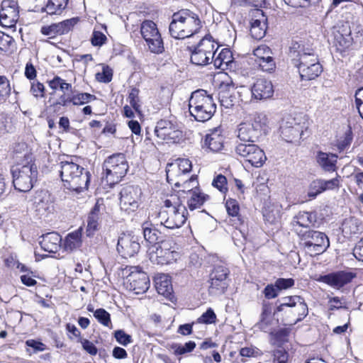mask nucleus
<instances>
[{
  "label": "nucleus",
  "instance_id": "obj_56",
  "mask_svg": "<svg viewBox=\"0 0 363 363\" xmlns=\"http://www.w3.org/2000/svg\"><path fill=\"white\" fill-rule=\"evenodd\" d=\"M107 41L105 34L101 31L94 30L91 38V43L94 46L101 47Z\"/></svg>",
  "mask_w": 363,
  "mask_h": 363
},
{
  "label": "nucleus",
  "instance_id": "obj_3",
  "mask_svg": "<svg viewBox=\"0 0 363 363\" xmlns=\"http://www.w3.org/2000/svg\"><path fill=\"white\" fill-rule=\"evenodd\" d=\"M60 177L64 186L71 191L81 192L86 189L90 181V173L83 167L69 160L60 162Z\"/></svg>",
  "mask_w": 363,
  "mask_h": 363
},
{
  "label": "nucleus",
  "instance_id": "obj_60",
  "mask_svg": "<svg viewBox=\"0 0 363 363\" xmlns=\"http://www.w3.org/2000/svg\"><path fill=\"white\" fill-rule=\"evenodd\" d=\"M216 315L211 308H208L203 315L199 318L198 322L200 323L211 324L215 322Z\"/></svg>",
  "mask_w": 363,
  "mask_h": 363
},
{
  "label": "nucleus",
  "instance_id": "obj_28",
  "mask_svg": "<svg viewBox=\"0 0 363 363\" xmlns=\"http://www.w3.org/2000/svg\"><path fill=\"white\" fill-rule=\"evenodd\" d=\"M130 289L136 294L146 292L150 287V279L146 273L143 272H133L128 276Z\"/></svg>",
  "mask_w": 363,
  "mask_h": 363
},
{
  "label": "nucleus",
  "instance_id": "obj_14",
  "mask_svg": "<svg viewBox=\"0 0 363 363\" xmlns=\"http://www.w3.org/2000/svg\"><path fill=\"white\" fill-rule=\"evenodd\" d=\"M142 190L138 186L128 185L120 191V208L130 213L135 211L141 203Z\"/></svg>",
  "mask_w": 363,
  "mask_h": 363
},
{
  "label": "nucleus",
  "instance_id": "obj_59",
  "mask_svg": "<svg viewBox=\"0 0 363 363\" xmlns=\"http://www.w3.org/2000/svg\"><path fill=\"white\" fill-rule=\"evenodd\" d=\"M274 283L279 291H281L291 288L294 285L295 281L291 278H279Z\"/></svg>",
  "mask_w": 363,
  "mask_h": 363
},
{
  "label": "nucleus",
  "instance_id": "obj_4",
  "mask_svg": "<svg viewBox=\"0 0 363 363\" xmlns=\"http://www.w3.org/2000/svg\"><path fill=\"white\" fill-rule=\"evenodd\" d=\"M201 28L199 16L189 10L174 13L169 27L171 36L176 39L189 38L199 33Z\"/></svg>",
  "mask_w": 363,
  "mask_h": 363
},
{
  "label": "nucleus",
  "instance_id": "obj_32",
  "mask_svg": "<svg viewBox=\"0 0 363 363\" xmlns=\"http://www.w3.org/2000/svg\"><path fill=\"white\" fill-rule=\"evenodd\" d=\"M318 165L326 172H333L336 169L337 156L333 153L318 151L316 155Z\"/></svg>",
  "mask_w": 363,
  "mask_h": 363
},
{
  "label": "nucleus",
  "instance_id": "obj_18",
  "mask_svg": "<svg viewBox=\"0 0 363 363\" xmlns=\"http://www.w3.org/2000/svg\"><path fill=\"white\" fill-rule=\"evenodd\" d=\"M149 257L150 261L157 264H169L176 262L180 257L178 252L171 250L166 243L150 250Z\"/></svg>",
  "mask_w": 363,
  "mask_h": 363
},
{
  "label": "nucleus",
  "instance_id": "obj_48",
  "mask_svg": "<svg viewBox=\"0 0 363 363\" xmlns=\"http://www.w3.org/2000/svg\"><path fill=\"white\" fill-rule=\"evenodd\" d=\"M15 41L13 38L1 32L0 30V50L3 51H9L11 48L14 46Z\"/></svg>",
  "mask_w": 363,
  "mask_h": 363
},
{
  "label": "nucleus",
  "instance_id": "obj_15",
  "mask_svg": "<svg viewBox=\"0 0 363 363\" xmlns=\"http://www.w3.org/2000/svg\"><path fill=\"white\" fill-rule=\"evenodd\" d=\"M235 152L238 155L243 157L246 162L255 167H262L267 160L264 152L255 143H239L235 147Z\"/></svg>",
  "mask_w": 363,
  "mask_h": 363
},
{
  "label": "nucleus",
  "instance_id": "obj_52",
  "mask_svg": "<svg viewBox=\"0 0 363 363\" xmlns=\"http://www.w3.org/2000/svg\"><path fill=\"white\" fill-rule=\"evenodd\" d=\"M112 76V69L107 66H104L102 72L96 74V79L98 82L108 83L111 81Z\"/></svg>",
  "mask_w": 363,
  "mask_h": 363
},
{
  "label": "nucleus",
  "instance_id": "obj_13",
  "mask_svg": "<svg viewBox=\"0 0 363 363\" xmlns=\"http://www.w3.org/2000/svg\"><path fill=\"white\" fill-rule=\"evenodd\" d=\"M140 33L150 52L160 54L164 51L163 41L155 23L144 21L140 26Z\"/></svg>",
  "mask_w": 363,
  "mask_h": 363
},
{
  "label": "nucleus",
  "instance_id": "obj_5",
  "mask_svg": "<svg viewBox=\"0 0 363 363\" xmlns=\"http://www.w3.org/2000/svg\"><path fill=\"white\" fill-rule=\"evenodd\" d=\"M164 206L167 209L161 210L157 214L160 225L169 229L181 228L186 220L187 211L179 198L171 195L164 201Z\"/></svg>",
  "mask_w": 363,
  "mask_h": 363
},
{
  "label": "nucleus",
  "instance_id": "obj_44",
  "mask_svg": "<svg viewBox=\"0 0 363 363\" xmlns=\"http://www.w3.org/2000/svg\"><path fill=\"white\" fill-rule=\"evenodd\" d=\"M96 99L94 95L89 93H79L70 97V101L74 105H83Z\"/></svg>",
  "mask_w": 363,
  "mask_h": 363
},
{
  "label": "nucleus",
  "instance_id": "obj_6",
  "mask_svg": "<svg viewBox=\"0 0 363 363\" xmlns=\"http://www.w3.org/2000/svg\"><path fill=\"white\" fill-rule=\"evenodd\" d=\"M190 115L199 122L208 121L214 115L216 104L206 90L198 89L192 92L189 100Z\"/></svg>",
  "mask_w": 363,
  "mask_h": 363
},
{
  "label": "nucleus",
  "instance_id": "obj_10",
  "mask_svg": "<svg viewBox=\"0 0 363 363\" xmlns=\"http://www.w3.org/2000/svg\"><path fill=\"white\" fill-rule=\"evenodd\" d=\"M103 169L107 183L113 185L119 182L126 174L128 164L125 155L118 153L112 155L104 161Z\"/></svg>",
  "mask_w": 363,
  "mask_h": 363
},
{
  "label": "nucleus",
  "instance_id": "obj_38",
  "mask_svg": "<svg viewBox=\"0 0 363 363\" xmlns=\"http://www.w3.org/2000/svg\"><path fill=\"white\" fill-rule=\"evenodd\" d=\"M82 231L79 229L66 236L62 247L65 251L72 252L82 245Z\"/></svg>",
  "mask_w": 363,
  "mask_h": 363
},
{
  "label": "nucleus",
  "instance_id": "obj_63",
  "mask_svg": "<svg viewBox=\"0 0 363 363\" xmlns=\"http://www.w3.org/2000/svg\"><path fill=\"white\" fill-rule=\"evenodd\" d=\"M323 189H324V191L326 190H332L339 186L340 181L338 177L330 179V180H323L322 179Z\"/></svg>",
  "mask_w": 363,
  "mask_h": 363
},
{
  "label": "nucleus",
  "instance_id": "obj_27",
  "mask_svg": "<svg viewBox=\"0 0 363 363\" xmlns=\"http://www.w3.org/2000/svg\"><path fill=\"white\" fill-rule=\"evenodd\" d=\"M252 97L256 100H265L274 94V87L271 81L258 79L251 88Z\"/></svg>",
  "mask_w": 363,
  "mask_h": 363
},
{
  "label": "nucleus",
  "instance_id": "obj_11",
  "mask_svg": "<svg viewBox=\"0 0 363 363\" xmlns=\"http://www.w3.org/2000/svg\"><path fill=\"white\" fill-rule=\"evenodd\" d=\"M267 118L264 114H257L252 123H242L238 125V138L242 143H255L265 130Z\"/></svg>",
  "mask_w": 363,
  "mask_h": 363
},
{
  "label": "nucleus",
  "instance_id": "obj_46",
  "mask_svg": "<svg viewBox=\"0 0 363 363\" xmlns=\"http://www.w3.org/2000/svg\"><path fill=\"white\" fill-rule=\"evenodd\" d=\"M94 315L103 325L109 327L111 324L110 314L104 308H99L94 311Z\"/></svg>",
  "mask_w": 363,
  "mask_h": 363
},
{
  "label": "nucleus",
  "instance_id": "obj_16",
  "mask_svg": "<svg viewBox=\"0 0 363 363\" xmlns=\"http://www.w3.org/2000/svg\"><path fill=\"white\" fill-rule=\"evenodd\" d=\"M155 133L157 138L173 143H179L184 138L183 131L177 123L160 120L157 123Z\"/></svg>",
  "mask_w": 363,
  "mask_h": 363
},
{
  "label": "nucleus",
  "instance_id": "obj_57",
  "mask_svg": "<svg viewBox=\"0 0 363 363\" xmlns=\"http://www.w3.org/2000/svg\"><path fill=\"white\" fill-rule=\"evenodd\" d=\"M174 164H177L179 169L186 175L190 172L192 168L191 161L187 158H179L173 162Z\"/></svg>",
  "mask_w": 363,
  "mask_h": 363
},
{
  "label": "nucleus",
  "instance_id": "obj_23",
  "mask_svg": "<svg viewBox=\"0 0 363 363\" xmlns=\"http://www.w3.org/2000/svg\"><path fill=\"white\" fill-rule=\"evenodd\" d=\"M77 18H73L57 23L43 26L40 28V33L44 35L48 36L49 39H52L57 35H64L70 31L77 24Z\"/></svg>",
  "mask_w": 363,
  "mask_h": 363
},
{
  "label": "nucleus",
  "instance_id": "obj_33",
  "mask_svg": "<svg viewBox=\"0 0 363 363\" xmlns=\"http://www.w3.org/2000/svg\"><path fill=\"white\" fill-rule=\"evenodd\" d=\"M101 208H103L102 204H100L99 201H97L89 215L86 229L89 236L93 235L94 233L98 230Z\"/></svg>",
  "mask_w": 363,
  "mask_h": 363
},
{
  "label": "nucleus",
  "instance_id": "obj_19",
  "mask_svg": "<svg viewBox=\"0 0 363 363\" xmlns=\"http://www.w3.org/2000/svg\"><path fill=\"white\" fill-rule=\"evenodd\" d=\"M19 11L17 2L13 0H4L0 11V23L6 28L13 27L18 21Z\"/></svg>",
  "mask_w": 363,
  "mask_h": 363
},
{
  "label": "nucleus",
  "instance_id": "obj_58",
  "mask_svg": "<svg viewBox=\"0 0 363 363\" xmlns=\"http://www.w3.org/2000/svg\"><path fill=\"white\" fill-rule=\"evenodd\" d=\"M225 207L228 213L231 216H237L239 213L240 207L238 203L235 199H228L226 201Z\"/></svg>",
  "mask_w": 363,
  "mask_h": 363
},
{
  "label": "nucleus",
  "instance_id": "obj_45",
  "mask_svg": "<svg viewBox=\"0 0 363 363\" xmlns=\"http://www.w3.org/2000/svg\"><path fill=\"white\" fill-rule=\"evenodd\" d=\"M323 191L322 179H315L311 182L308 186V196L310 198L314 199Z\"/></svg>",
  "mask_w": 363,
  "mask_h": 363
},
{
  "label": "nucleus",
  "instance_id": "obj_24",
  "mask_svg": "<svg viewBox=\"0 0 363 363\" xmlns=\"http://www.w3.org/2000/svg\"><path fill=\"white\" fill-rule=\"evenodd\" d=\"M354 277V275L351 272L339 271L320 276L317 281L325 283L334 289H340L350 283Z\"/></svg>",
  "mask_w": 363,
  "mask_h": 363
},
{
  "label": "nucleus",
  "instance_id": "obj_54",
  "mask_svg": "<svg viewBox=\"0 0 363 363\" xmlns=\"http://www.w3.org/2000/svg\"><path fill=\"white\" fill-rule=\"evenodd\" d=\"M212 185L222 193H225L228 190L227 179L222 174H218L213 179Z\"/></svg>",
  "mask_w": 363,
  "mask_h": 363
},
{
  "label": "nucleus",
  "instance_id": "obj_47",
  "mask_svg": "<svg viewBox=\"0 0 363 363\" xmlns=\"http://www.w3.org/2000/svg\"><path fill=\"white\" fill-rule=\"evenodd\" d=\"M329 310L334 311L337 309H347L348 306L344 297L340 298L335 296L329 298L328 301Z\"/></svg>",
  "mask_w": 363,
  "mask_h": 363
},
{
  "label": "nucleus",
  "instance_id": "obj_2",
  "mask_svg": "<svg viewBox=\"0 0 363 363\" xmlns=\"http://www.w3.org/2000/svg\"><path fill=\"white\" fill-rule=\"evenodd\" d=\"M13 160L15 164L11 169L13 184L19 191H29L38 178V168L33 155L27 150L23 152L15 150Z\"/></svg>",
  "mask_w": 363,
  "mask_h": 363
},
{
  "label": "nucleus",
  "instance_id": "obj_53",
  "mask_svg": "<svg viewBox=\"0 0 363 363\" xmlns=\"http://www.w3.org/2000/svg\"><path fill=\"white\" fill-rule=\"evenodd\" d=\"M128 100L131 106L136 111H140V105L139 104V90L133 88L128 95Z\"/></svg>",
  "mask_w": 363,
  "mask_h": 363
},
{
  "label": "nucleus",
  "instance_id": "obj_25",
  "mask_svg": "<svg viewBox=\"0 0 363 363\" xmlns=\"http://www.w3.org/2000/svg\"><path fill=\"white\" fill-rule=\"evenodd\" d=\"M33 208L40 217H47L54 211L53 201L48 191H40L35 194Z\"/></svg>",
  "mask_w": 363,
  "mask_h": 363
},
{
  "label": "nucleus",
  "instance_id": "obj_17",
  "mask_svg": "<svg viewBox=\"0 0 363 363\" xmlns=\"http://www.w3.org/2000/svg\"><path fill=\"white\" fill-rule=\"evenodd\" d=\"M229 269L223 265H217L210 274L208 292L211 295L218 296L225 293L228 288Z\"/></svg>",
  "mask_w": 363,
  "mask_h": 363
},
{
  "label": "nucleus",
  "instance_id": "obj_35",
  "mask_svg": "<svg viewBox=\"0 0 363 363\" xmlns=\"http://www.w3.org/2000/svg\"><path fill=\"white\" fill-rule=\"evenodd\" d=\"M142 229L145 240L150 244H156L161 238L160 232L152 223L150 216L148 220L142 224Z\"/></svg>",
  "mask_w": 363,
  "mask_h": 363
},
{
  "label": "nucleus",
  "instance_id": "obj_55",
  "mask_svg": "<svg viewBox=\"0 0 363 363\" xmlns=\"http://www.w3.org/2000/svg\"><path fill=\"white\" fill-rule=\"evenodd\" d=\"M285 2L294 8L307 7L318 4L320 0H284Z\"/></svg>",
  "mask_w": 363,
  "mask_h": 363
},
{
  "label": "nucleus",
  "instance_id": "obj_8",
  "mask_svg": "<svg viewBox=\"0 0 363 363\" xmlns=\"http://www.w3.org/2000/svg\"><path fill=\"white\" fill-rule=\"evenodd\" d=\"M218 47L212 36H204L196 46L190 48L191 62L200 66L208 65L213 59Z\"/></svg>",
  "mask_w": 363,
  "mask_h": 363
},
{
  "label": "nucleus",
  "instance_id": "obj_42",
  "mask_svg": "<svg viewBox=\"0 0 363 363\" xmlns=\"http://www.w3.org/2000/svg\"><path fill=\"white\" fill-rule=\"evenodd\" d=\"M49 87L52 90L50 93L54 94L57 90H60L64 94L72 89V84L67 83L65 80L58 76L48 82Z\"/></svg>",
  "mask_w": 363,
  "mask_h": 363
},
{
  "label": "nucleus",
  "instance_id": "obj_34",
  "mask_svg": "<svg viewBox=\"0 0 363 363\" xmlns=\"http://www.w3.org/2000/svg\"><path fill=\"white\" fill-rule=\"evenodd\" d=\"M155 284L158 294L169 297L172 292V286L169 277L167 274H158L155 278Z\"/></svg>",
  "mask_w": 363,
  "mask_h": 363
},
{
  "label": "nucleus",
  "instance_id": "obj_29",
  "mask_svg": "<svg viewBox=\"0 0 363 363\" xmlns=\"http://www.w3.org/2000/svg\"><path fill=\"white\" fill-rule=\"evenodd\" d=\"M211 62L213 63L216 69L221 70H232L236 67L233 53L228 48L222 49L217 55L216 53Z\"/></svg>",
  "mask_w": 363,
  "mask_h": 363
},
{
  "label": "nucleus",
  "instance_id": "obj_20",
  "mask_svg": "<svg viewBox=\"0 0 363 363\" xmlns=\"http://www.w3.org/2000/svg\"><path fill=\"white\" fill-rule=\"evenodd\" d=\"M140 248L137 237L131 234H122L118 240L117 251L123 257H132Z\"/></svg>",
  "mask_w": 363,
  "mask_h": 363
},
{
  "label": "nucleus",
  "instance_id": "obj_9",
  "mask_svg": "<svg viewBox=\"0 0 363 363\" xmlns=\"http://www.w3.org/2000/svg\"><path fill=\"white\" fill-rule=\"evenodd\" d=\"M308 125L305 118L288 116L280 125V136L286 143H298Z\"/></svg>",
  "mask_w": 363,
  "mask_h": 363
},
{
  "label": "nucleus",
  "instance_id": "obj_61",
  "mask_svg": "<svg viewBox=\"0 0 363 363\" xmlns=\"http://www.w3.org/2000/svg\"><path fill=\"white\" fill-rule=\"evenodd\" d=\"M279 289L276 286L275 283L274 284H268L264 289L263 294L264 297L267 299H272L278 296Z\"/></svg>",
  "mask_w": 363,
  "mask_h": 363
},
{
  "label": "nucleus",
  "instance_id": "obj_41",
  "mask_svg": "<svg viewBox=\"0 0 363 363\" xmlns=\"http://www.w3.org/2000/svg\"><path fill=\"white\" fill-rule=\"evenodd\" d=\"M175 187L182 188L179 191L186 193L188 195L192 194L196 189H200L197 176L192 175L190 177L182 179L179 185H174Z\"/></svg>",
  "mask_w": 363,
  "mask_h": 363
},
{
  "label": "nucleus",
  "instance_id": "obj_21",
  "mask_svg": "<svg viewBox=\"0 0 363 363\" xmlns=\"http://www.w3.org/2000/svg\"><path fill=\"white\" fill-rule=\"evenodd\" d=\"M253 55L256 57L255 62L262 71L272 72L276 67L272 51L266 45H261L253 50Z\"/></svg>",
  "mask_w": 363,
  "mask_h": 363
},
{
  "label": "nucleus",
  "instance_id": "obj_64",
  "mask_svg": "<svg viewBox=\"0 0 363 363\" xmlns=\"http://www.w3.org/2000/svg\"><path fill=\"white\" fill-rule=\"evenodd\" d=\"M288 354L283 350H277L274 353V363H287Z\"/></svg>",
  "mask_w": 363,
  "mask_h": 363
},
{
  "label": "nucleus",
  "instance_id": "obj_36",
  "mask_svg": "<svg viewBox=\"0 0 363 363\" xmlns=\"http://www.w3.org/2000/svg\"><path fill=\"white\" fill-rule=\"evenodd\" d=\"M272 321L273 315L272 312V307L268 303H264L262 308L260 320L255 326L264 332H267L269 330Z\"/></svg>",
  "mask_w": 363,
  "mask_h": 363
},
{
  "label": "nucleus",
  "instance_id": "obj_37",
  "mask_svg": "<svg viewBox=\"0 0 363 363\" xmlns=\"http://www.w3.org/2000/svg\"><path fill=\"white\" fill-rule=\"evenodd\" d=\"M167 180L172 185H179L180 182H182V179H186L188 177L185 173H183L181 169H179L177 164L173 162L167 164L166 168Z\"/></svg>",
  "mask_w": 363,
  "mask_h": 363
},
{
  "label": "nucleus",
  "instance_id": "obj_40",
  "mask_svg": "<svg viewBox=\"0 0 363 363\" xmlns=\"http://www.w3.org/2000/svg\"><path fill=\"white\" fill-rule=\"evenodd\" d=\"M208 196L201 192V189H196L195 191L188 195L187 206L191 211L201 208Z\"/></svg>",
  "mask_w": 363,
  "mask_h": 363
},
{
  "label": "nucleus",
  "instance_id": "obj_22",
  "mask_svg": "<svg viewBox=\"0 0 363 363\" xmlns=\"http://www.w3.org/2000/svg\"><path fill=\"white\" fill-rule=\"evenodd\" d=\"M316 214L313 212L300 211L291 221L294 231L300 236L308 231V228L313 226L316 222Z\"/></svg>",
  "mask_w": 363,
  "mask_h": 363
},
{
  "label": "nucleus",
  "instance_id": "obj_39",
  "mask_svg": "<svg viewBox=\"0 0 363 363\" xmlns=\"http://www.w3.org/2000/svg\"><path fill=\"white\" fill-rule=\"evenodd\" d=\"M363 230L362 222L357 218L351 217L344 220L342 232L346 236L358 234Z\"/></svg>",
  "mask_w": 363,
  "mask_h": 363
},
{
  "label": "nucleus",
  "instance_id": "obj_7",
  "mask_svg": "<svg viewBox=\"0 0 363 363\" xmlns=\"http://www.w3.org/2000/svg\"><path fill=\"white\" fill-rule=\"evenodd\" d=\"M277 312H282L296 323L303 320L308 313V308L304 298L300 296H284L277 301Z\"/></svg>",
  "mask_w": 363,
  "mask_h": 363
},
{
  "label": "nucleus",
  "instance_id": "obj_12",
  "mask_svg": "<svg viewBox=\"0 0 363 363\" xmlns=\"http://www.w3.org/2000/svg\"><path fill=\"white\" fill-rule=\"evenodd\" d=\"M306 250L318 255L324 252L330 246L328 236L320 231L308 230L298 236Z\"/></svg>",
  "mask_w": 363,
  "mask_h": 363
},
{
  "label": "nucleus",
  "instance_id": "obj_31",
  "mask_svg": "<svg viewBox=\"0 0 363 363\" xmlns=\"http://www.w3.org/2000/svg\"><path fill=\"white\" fill-rule=\"evenodd\" d=\"M62 238L57 233L52 232L43 236L40 242L41 248L46 252L55 253L62 247Z\"/></svg>",
  "mask_w": 363,
  "mask_h": 363
},
{
  "label": "nucleus",
  "instance_id": "obj_30",
  "mask_svg": "<svg viewBox=\"0 0 363 363\" xmlns=\"http://www.w3.org/2000/svg\"><path fill=\"white\" fill-rule=\"evenodd\" d=\"M224 138L220 127L215 128L209 130L204 140V146L209 150L217 152L223 147Z\"/></svg>",
  "mask_w": 363,
  "mask_h": 363
},
{
  "label": "nucleus",
  "instance_id": "obj_1",
  "mask_svg": "<svg viewBox=\"0 0 363 363\" xmlns=\"http://www.w3.org/2000/svg\"><path fill=\"white\" fill-rule=\"evenodd\" d=\"M289 57L303 80H312L322 72L318 56L311 46L303 41H294L289 48Z\"/></svg>",
  "mask_w": 363,
  "mask_h": 363
},
{
  "label": "nucleus",
  "instance_id": "obj_62",
  "mask_svg": "<svg viewBox=\"0 0 363 363\" xmlns=\"http://www.w3.org/2000/svg\"><path fill=\"white\" fill-rule=\"evenodd\" d=\"M45 86L40 82H33L30 86V92L35 97H43L44 96Z\"/></svg>",
  "mask_w": 363,
  "mask_h": 363
},
{
  "label": "nucleus",
  "instance_id": "obj_51",
  "mask_svg": "<svg viewBox=\"0 0 363 363\" xmlns=\"http://www.w3.org/2000/svg\"><path fill=\"white\" fill-rule=\"evenodd\" d=\"M114 337L116 341L123 346H127L133 342L132 337L125 333L123 330H117L114 332Z\"/></svg>",
  "mask_w": 363,
  "mask_h": 363
},
{
  "label": "nucleus",
  "instance_id": "obj_43",
  "mask_svg": "<svg viewBox=\"0 0 363 363\" xmlns=\"http://www.w3.org/2000/svg\"><path fill=\"white\" fill-rule=\"evenodd\" d=\"M196 345L194 341H189L184 345L174 343L171 345L170 348L175 355H183L192 352Z\"/></svg>",
  "mask_w": 363,
  "mask_h": 363
},
{
  "label": "nucleus",
  "instance_id": "obj_26",
  "mask_svg": "<svg viewBox=\"0 0 363 363\" xmlns=\"http://www.w3.org/2000/svg\"><path fill=\"white\" fill-rule=\"evenodd\" d=\"M252 16L250 34L255 39H262L266 33L267 18L263 11L259 9H254Z\"/></svg>",
  "mask_w": 363,
  "mask_h": 363
},
{
  "label": "nucleus",
  "instance_id": "obj_50",
  "mask_svg": "<svg viewBox=\"0 0 363 363\" xmlns=\"http://www.w3.org/2000/svg\"><path fill=\"white\" fill-rule=\"evenodd\" d=\"M11 93V86L8 79L0 76V100L6 99Z\"/></svg>",
  "mask_w": 363,
  "mask_h": 363
},
{
  "label": "nucleus",
  "instance_id": "obj_49",
  "mask_svg": "<svg viewBox=\"0 0 363 363\" xmlns=\"http://www.w3.org/2000/svg\"><path fill=\"white\" fill-rule=\"evenodd\" d=\"M64 9H65V7L57 2V1L49 0L44 8V10L47 13L53 15L60 13Z\"/></svg>",
  "mask_w": 363,
  "mask_h": 363
}]
</instances>
